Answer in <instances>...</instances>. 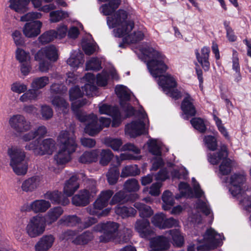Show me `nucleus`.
Instances as JSON below:
<instances>
[{
  "instance_id": "obj_55",
  "label": "nucleus",
  "mask_w": 251,
  "mask_h": 251,
  "mask_svg": "<svg viewBox=\"0 0 251 251\" xmlns=\"http://www.w3.org/2000/svg\"><path fill=\"white\" fill-rule=\"evenodd\" d=\"M55 38V30H51L45 32L42 34L39 38L38 40L42 44L48 43Z\"/></svg>"
},
{
  "instance_id": "obj_15",
  "label": "nucleus",
  "mask_w": 251,
  "mask_h": 251,
  "mask_svg": "<svg viewBox=\"0 0 251 251\" xmlns=\"http://www.w3.org/2000/svg\"><path fill=\"white\" fill-rule=\"evenodd\" d=\"M118 227V224L115 222H109L98 225L96 230L103 232V235L100 237V241L106 242L114 239L117 234Z\"/></svg>"
},
{
  "instance_id": "obj_23",
  "label": "nucleus",
  "mask_w": 251,
  "mask_h": 251,
  "mask_svg": "<svg viewBox=\"0 0 251 251\" xmlns=\"http://www.w3.org/2000/svg\"><path fill=\"white\" fill-rule=\"evenodd\" d=\"M42 178L39 176L30 177L24 180L21 184L22 191L32 193L36 191L42 184Z\"/></svg>"
},
{
  "instance_id": "obj_57",
  "label": "nucleus",
  "mask_w": 251,
  "mask_h": 251,
  "mask_svg": "<svg viewBox=\"0 0 251 251\" xmlns=\"http://www.w3.org/2000/svg\"><path fill=\"white\" fill-rule=\"evenodd\" d=\"M100 156V164L103 166H105L110 162L113 156V153L110 150H102Z\"/></svg>"
},
{
  "instance_id": "obj_29",
  "label": "nucleus",
  "mask_w": 251,
  "mask_h": 251,
  "mask_svg": "<svg viewBox=\"0 0 251 251\" xmlns=\"http://www.w3.org/2000/svg\"><path fill=\"white\" fill-rule=\"evenodd\" d=\"M46 199L50 200L53 204H61L63 205L68 204L69 200L65 197L61 192L58 191H49L44 195Z\"/></svg>"
},
{
  "instance_id": "obj_50",
  "label": "nucleus",
  "mask_w": 251,
  "mask_h": 251,
  "mask_svg": "<svg viewBox=\"0 0 251 251\" xmlns=\"http://www.w3.org/2000/svg\"><path fill=\"white\" fill-rule=\"evenodd\" d=\"M79 221L76 216H64L59 220L58 223L64 226H74L78 224Z\"/></svg>"
},
{
  "instance_id": "obj_61",
  "label": "nucleus",
  "mask_w": 251,
  "mask_h": 251,
  "mask_svg": "<svg viewBox=\"0 0 251 251\" xmlns=\"http://www.w3.org/2000/svg\"><path fill=\"white\" fill-rule=\"evenodd\" d=\"M16 56L17 59L21 63L30 61V57L29 53L20 48H18L16 50Z\"/></svg>"
},
{
  "instance_id": "obj_39",
  "label": "nucleus",
  "mask_w": 251,
  "mask_h": 251,
  "mask_svg": "<svg viewBox=\"0 0 251 251\" xmlns=\"http://www.w3.org/2000/svg\"><path fill=\"white\" fill-rule=\"evenodd\" d=\"M232 69L235 72V74L234 75V80L238 82L241 80L242 77L240 73L238 54L237 52L234 50L232 52Z\"/></svg>"
},
{
  "instance_id": "obj_27",
  "label": "nucleus",
  "mask_w": 251,
  "mask_h": 251,
  "mask_svg": "<svg viewBox=\"0 0 251 251\" xmlns=\"http://www.w3.org/2000/svg\"><path fill=\"white\" fill-rule=\"evenodd\" d=\"M169 240L163 236L151 238L149 251H162L167 249L169 247Z\"/></svg>"
},
{
  "instance_id": "obj_24",
  "label": "nucleus",
  "mask_w": 251,
  "mask_h": 251,
  "mask_svg": "<svg viewBox=\"0 0 251 251\" xmlns=\"http://www.w3.org/2000/svg\"><path fill=\"white\" fill-rule=\"evenodd\" d=\"M193 99L187 95L182 102L181 108L183 112V118L188 119L189 117L195 116L196 110L194 105Z\"/></svg>"
},
{
  "instance_id": "obj_21",
  "label": "nucleus",
  "mask_w": 251,
  "mask_h": 251,
  "mask_svg": "<svg viewBox=\"0 0 251 251\" xmlns=\"http://www.w3.org/2000/svg\"><path fill=\"white\" fill-rule=\"evenodd\" d=\"M51 206L50 201L45 200H36L25 205L26 211H32L35 213H44Z\"/></svg>"
},
{
  "instance_id": "obj_11",
  "label": "nucleus",
  "mask_w": 251,
  "mask_h": 251,
  "mask_svg": "<svg viewBox=\"0 0 251 251\" xmlns=\"http://www.w3.org/2000/svg\"><path fill=\"white\" fill-rule=\"evenodd\" d=\"M46 223L43 217L36 215L31 218L25 227L26 232L31 238H35L42 235L45 230Z\"/></svg>"
},
{
  "instance_id": "obj_8",
  "label": "nucleus",
  "mask_w": 251,
  "mask_h": 251,
  "mask_svg": "<svg viewBox=\"0 0 251 251\" xmlns=\"http://www.w3.org/2000/svg\"><path fill=\"white\" fill-rule=\"evenodd\" d=\"M75 115L80 122L85 123L84 132L89 135L94 136L102 129V127L98 123L96 115L93 113L86 115L81 111L76 112Z\"/></svg>"
},
{
  "instance_id": "obj_3",
  "label": "nucleus",
  "mask_w": 251,
  "mask_h": 251,
  "mask_svg": "<svg viewBox=\"0 0 251 251\" xmlns=\"http://www.w3.org/2000/svg\"><path fill=\"white\" fill-rule=\"evenodd\" d=\"M75 139L74 130L70 129L59 132L57 138L59 149L53 156L56 164L64 165L71 160V154L75 151L76 147Z\"/></svg>"
},
{
  "instance_id": "obj_12",
  "label": "nucleus",
  "mask_w": 251,
  "mask_h": 251,
  "mask_svg": "<svg viewBox=\"0 0 251 251\" xmlns=\"http://www.w3.org/2000/svg\"><path fill=\"white\" fill-rule=\"evenodd\" d=\"M115 92L120 99L121 106L126 113L125 117L127 118L134 114V109L127 102L130 97V91L126 86L119 85L115 87Z\"/></svg>"
},
{
  "instance_id": "obj_43",
  "label": "nucleus",
  "mask_w": 251,
  "mask_h": 251,
  "mask_svg": "<svg viewBox=\"0 0 251 251\" xmlns=\"http://www.w3.org/2000/svg\"><path fill=\"white\" fill-rule=\"evenodd\" d=\"M115 213L123 218L134 216L136 213V210L131 207L116 206L115 209Z\"/></svg>"
},
{
  "instance_id": "obj_4",
  "label": "nucleus",
  "mask_w": 251,
  "mask_h": 251,
  "mask_svg": "<svg viewBox=\"0 0 251 251\" xmlns=\"http://www.w3.org/2000/svg\"><path fill=\"white\" fill-rule=\"evenodd\" d=\"M246 176L244 174H234L226 182L230 185L229 191L233 197H236L239 204L246 210H251V190L245 184Z\"/></svg>"
},
{
  "instance_id": "obj_20",
  "label": "nucleus",
  "mask_w": 251,
  "mask_h": 251,
  "mask_svg": "<svg viewBox=\"0 0 251 251\" xmlns=\"http://www.w3.org/2000/svg\"><path fill=\"white\" fill-rule=\"evenodd\" d=\"M84 94V92H82L77 86L73 87L70 90V99L72 101V108L75 113L80 111L78 108L87 104L85 100L80 99Z\"/></svg>"
},
{
  "instance_id": "obj_48",
  "label": "nucleus",
  "mask_w": 251,
  "mask_h": 251,
  "mask_svg": "<svg viewBox=\"0 0 251 251\" xmlns=\"http://www.w3.org/2000/svg\"><path fill=\"white\" fill-rule=\"evenodd\" d=\"M98 153L97 151L85 152L79 158V161L82 163L95 162L97 160Z\"/></svg>"
},
{
  "instance_id": "obj_42",
  "label": "nucleus",
  "mask_w": 251,
  "mask_h": 251,
  "mask_svg": "<svg viewBox=\"0 0 251 251\" xmlns=\"http://www.w3.org/2000/svg\"><path fill=\"white\" fill-rule=\"evenodd\" d=\"M162 200L163 202L162 207L165 210H169L171 206L174 204L175 200L173 195L169 190H166L163 192Z\"/></svg>"
},
{
  "instance_id": "obj_46",
  "label": "nucleus",
  "mask_w": 251,
  "mask_h": 251,
  "mask_svg": "<svg viewBox=\"0 0 251 251\" xmlns=\"http://www.w3.org/2000/svg\"><path fill=\"white\" fill-rule=\"evenodd\" d=\"M178 188L180 195H176L175 197L176 199H178L182 197L191 198L193 196L192 191L187 183L181 182Z\"/></svg>"
},
{
  "instance_id": "obj_58",
  "label": "nucleus",
  "mask_w": 251,
  "mask_h": 251,
  "mask_svg": "<svg viewBox=\"0 0 251 251\" xmlns=\"http://www.w3.org/2000/svg\"><path fill=\"white\" fill-rule=\"evenodd\" d=\"M100 61L97 58H92L86 64L87 70L98 71L101 68Z\"/></svg>"
},
{
  "instance_id": "obj_22",
  "label": "nucleus",
  "mask_w": 251,
  "mask_h": 251,
  "mask_svg": "<svg viewBox=\"0 0 251 251\" xmlns=\"http://www.w3.org/2000/svg\"><path fill=\"white\" fill-rule=\"evenodd\" d=\"M42 25V23L40 21L27 23L23 27V33L27 38L35 37L41 33Z\"/></svg>"
},
{
  "instance_id": "obj_53",
  "label": "nucleus",
  "mask_w": 251,
  "mask_h": 251,
  "mask_svg": "<svg viewBox=\"0 0 251 251\" xmlns=\"http://www.w3.org/2000/svg\"><path fill=\"white\" fill-rule=\"evenodd\" d=\"M168 232L171 236L175 245L178 247H180L182 245L183 243V237L178 229L171 230Z\"/></svg>"
},
{
  "instance_id": "obj_62",
  "label": "nucleus",
  "mask_w": 251,
  "mask_h": 251,
  "mask_svg": "<svg viewBox=\"0 0 251 251\" xmlns=\"http://www.w3.org/2000/svg\"><path fill=\"white\" fill-rule=\"evenodd\" d=\"M82 49L85 53L87 55H90L96 51L98 47L96 43L83 42L82 43Z\"/></svg>"
},
{
  "instance_id": "obj_30",
  "label": "nucleus",
  "mask_w": 251,
  "mask_h": 251,
  "mask_svg": "<svg viewBox=\"0 0 251 251\" xmlns=\"http://www.w3.org/2000/svg\"><path fill=\"white\" fill-rule=\"evenodd\" d=\"M64 210L60 206H56L50 208L45 217L46 224L50 225L56 222L63 213Z\"/></svg>"
},
{
  "instance_id": "obj_17",
  "label": "nucleus",
  "mask_w": 251,
  "mask_h": 251,
  "mask_svg": "<svg viewBox=\"0 0 251 251\" xmlns=\"http://www.w3.org/2000/svg\"><path fill=\"white\" fill-rule=\"evenodd\" d=\"M149 150L155 157L152 160V166L151 170H157L163 164L161 157L162 143L156 139H151L148 142Z\"/></svg>"
},
{
  "instance_id": "obj_35",
  "label": "nucleus",
  "mask_w": 251,
  "mask_h": 251,
  "mask_svg": "<svg viewBox=\"0 0 251 251\" xmlns=\"http://www.w3.org/2000/svg\"><path fill=\"white\" fill-rule=\"evenodd\" d=\"M227 157L226 148L225 146L222 147L221 150L216 153H209L208 155V161L212 164L216 165L222 162Z\"/></svg>"
},
{
  "instance_id": "obj_33",
  "label": "nucleus",
  "mask_w": 251,
  "mask_h": 251,
  "mask_svg": "<svg viewBox=\"0 0 251 251\" xmlns=\"http://www.w3.org/2000/svg\"><path fill=\"white\" fill-rule=\"evenodd\" d=\"M98 1H109L108 4H103L100 8V12L104 15H110L118 8L120 3V0H98Z\"/></svg>"
},
{
  "instance_id": "obj_59",
  "label": "nucleus",
  "mask_w": 251,
  "mask_h": 251,
  "mask_svg": "<svg viewBox=\"0 0 251 251\" xmlns=\"http://www.w3.org/2000/svg\"><path fill=\"white\" fill-rule=\"evenodd\" d=\"M192 126L201 132H204L206 130V126L204 121L200 118H194L191 120Z\"/></svg>"
},
{
  "instance_id": "obj_36",
  "label": "nucleus",
  "mask_w": 251,
  "mask_h": 251,
  "mask_svg": "<svg viewBox=\"0 0 251 251\" xmlns=\"http://www.w3.org/2000/svg\"><path fill=\"white\" fill-rule=\"evenodd\" d=\"M26 2L27 6L30 2L33 8L44 13H48L56 8L54 3H49L43 5L42 0H26Z\"/></svg>"
},
{
  "instance_id": "obj_14",
  "label": "nucleus",
  "mask_w": 251,
  "mask_h": 251,
  "mask_svg": "<svg viewBox=\"0 0 251 251\" xmlns=\"http://www.w3.org/2000/svg\"><path fill=\"white\" fill-rule=\"evenodd\" d=\"M92 186L89 189H84L72 198V203L76 206H84L89 203L90 199L93 198L97 193L95 186V182L92 180Z\"/></svg>"
},
{
  "instance_id": "obj_60",
  "label": "nucleus",
  "mask_w": 251,
  "mask_h": 251,
  "mask_svg": "<svg viewBox=\"0 0 251 251\" xmlns=\"http://www.w3.org/2000/svg\"><path fill=\"white\" fill-rule=\"evenodd\" d=\"M43 14L40 12H30L27 13L21 17L22 22H27L41 19Z\"/></svg>"
},
{
  "instance_id": "obj_32",
  "label": "nucleus",
  "mask_w": 251,
  "mask_h": 251,
  "mask_svg": "<svg viewBox=\"0 0 251 251\" xmlns=\"http://www.w3.org/2000/svg\"><path fill=\"white\" fill-rule=\"evenodd\" d=\"M77 179L76 176H73L65 183L63 192L67 197L71 196L78 189Z\"/></svg>"
},
{
  "instance_id": "obj_34",
  "label": "nucleus",
  "mask_w": 251,
  "mask_h": 251,
  "mask_svg": "<svg viewBox=\"0 0 251 251\" xmlns=\"http://www.w3.org/2000/svg\"><path fill=\"white\" fill-rule=\"evenodd\" d=\"M84 55L79 50L73 51L67 60V64L72 68L76 69L84 62Z\"/></svg>"
},
{
  "instance_id": "obj_44",
  "label": "nucleus",
  "mask_w": 251,
  "mask_h": 251,
  "mask_svg": "<svg viewBox=\"0 0 251 251\" xmlns=\"http://www.w3.org/2000/svg\"><path fill=\"white\" fill-rule=\"evenodd\" d=\"M134 206L138 210L140 217L144 218L150 217L153 214L151 207L141 202H135Z\"/></svg>"
},
{
  "instance_id": "obj_6",
  "label": "nucleus",
  "mask_w": 251,
  "mask_h": 251,
  "mask_svg": "<svg viewBox=\"0 0 251 251\" xmlns=\"http://www.w3.org/2000/svg\"><path fill=\"white\" fill-rule=\"evenodd\" d=\"M113 195V192L110 190L102 191L99 197L94 202L92 206L87 207V212L92 215L98 217H104L108 215L111 208L105 207L108 203L109 199Z\"/></svg>"
},
{
  "instance_id": "obj_37",
  "label": "nucleus",
  "mask_w": 251,
  "mask_h": 251,
  "mask_svg": "<svg viewBox=\"0 0 251 251\" xmlns=\"http://www.w3.org/2000/svg\"><path fill=\"white\" fill-rule=\"evenodd\" d=\"M9 7L18 13H24L28 10L26 0H9Z\"/></svg>"
},
{
  "instance_id": "obj_28",
  "label": "nucleus",
  "mask_w": 251,
  "mask_h": 251,
  "mask_svg": "<svg viewBox=\"0 0 251 251\" xmlns=\"http://www.w3.org/2000/svg\"><path fill=\"white\" fill-rule=\"evenodd\" d=\"M135 228L142 237L150 238L153 234L152 230L150 227V223L147 219L138 220Z\"/></svg>"
},
{
  "instance_id": "obj_13",
  "label": "nucleus",
  "mask_w": 251,
  "mask_h": 251,
  "mask_svg": "<svg viewBox=\"0 0 251 251\" xmlns=\"http://www.w3.org/2000/svg\"><path fill=\"white\" fill-rule=\"evenodd\" d=\"M8 124L13 130L19 133L29 131L32 126L31 123L23 115L19 114L11 116L9 119Z\"/></svg>"
},
{
  "instance_id": "obj_40",
  "label": "nucleus",
  "mask_w": 251,
  "mask_h": 251,
  "mask_svg": "<svg viewBox=\"0 0 251 251\" xmlns=\"http://www.w3.org/2000/svg\"><path fill=\"white\" fill-rule=\"evenodd\" d=\"M233 165V162L229 158L224 159L219 167L218 175L220 176L228 175L230 173Z\"/></svg>"
},
{
  "instance_id": "obj_7",
  "label": "nucleus",
  "mask_w": 251,
  "mask_h": 251,
  "mask_svg": "<svg viewBox=\"0 0 251 251\" xmlns=\"http://www.w3.org/2000/svg\"><path fill=\"white\" fill-rule=\"evenodd\" d=\"M25 148L32 151L36 155H51L56 149V142L51 138L44 139L41 142L38 138L27 144Z\"/></svg>"
},
{
  "instance_id": "obj_2",
  "label": "nucleus",
  "mask_w": 251,
  "mask_h": 251,
  "mask_svg": "<svg viewBox=\"0 0 251 251\" xmlns=\"http://www.w3.org/2000/svg\"><path fill=\"white\" fill-rule=\"evenodd\" d=\"M127 12L120 9L113 16L107 18V24L110 28H115L113 30L114 36L123 37L125 43H134L143 40L146 30L131 32L134 27V23L127 20Z\"/></svg>"
},
{
  "instance_id": "obj_63",
  "label": "nucleus",
  "mask_w": 251,
  "mask_h": 251,
  "mask_svg": "<svg viewBox=\"0 0 251 251\" xmlns=\"http://www.w3.org/2000/svg\"><path fill=\"white\" fill-rule=\"evenodd\" d=\"M203 142L205 146L209 150L214 151L217 147L216 139L212 136H205L203 139Z\"/></svg>"
},
{
  "instance_id": "obj_31",
  "label": "nucleus",
  "mask_w": 251,
  "mask_h": 251,
  "mask_svg": "<svg viewBox=\"0 0 251 251\" xmlns=\"http://www.w3.org/2000/svg\"><path fill=\"white\" fill-rule=\"evenodd\" d=\"M54 241L52 235L43 236L35 246L36 251H47L52 246Z\"/></svg>"
},
{
  "instance_id": "obj_18",
  "label": "nucleus",
  "mask_w": 251,
  "mask_h": 251,
  "mask_svg": "<svg viewBox=\"0 0 251 251\" xmlns=\"http://www.w3.org/2000/svg\"><path fill=\"white\" fill-rule=\"evenodd\" d=\"M58 57V50L54 46L51 45L42 48L34 55L35 60L47 59L50 62H55Z\"/></svg>"
},
{
  "instance_id": "obj_51",
  "label": "nucleus",
  "mask_w": 251,
  "mask_h": 251,
  "mask_svg": "<svg viewBox=\"0 0 251 251\" xmlns=\"http://www.w3.org/2000/svg\"><path fill=\"white\" fill-rule=\"evenodd\" d=\"M139 188L138 181L135 178L127 180L124 185V189L128 192L137 191Z\"/></svg>"
},
{
  "instance_id": "obj_5",
  "label": "nucleus",
  "mask_w": 251,
  "mask_h": 251,
  "mask_svg": "<svg viewBox=\"0 0 251 251\" xmlns=\"http://www.w3.org/2000/svg\"><path fill=\"white\" fill-rule=\"evenodd\" d=\"M7 154L10 158L9 165L13 172L18 176L25 175L27 170L25 152L16 147H11L8 149Z\"/></svg>"
},
{
  "instance_id": "obj_41",
  "label": "nucleus",
  "mask_w": 251,
  "mask_h": 251,
  "mask_svg": "<svg viewBox=\"0 0 251 251\" xmlns=\"http://www.w3.org/2000/svg\"><path fill=\"white\" fill-rule=\"evenodd\" d=\"M49 78L44 76L34 78L31 83V87L35 91L44 88L49 83Z\"/></svg>"
},
{
  "instance_id": "obj_49",
  "label": "nucleus",
  "mask_w": 251,
  "mask_h": 251,
  "mask_svg": "<svg viewBox=\"0 0 251 251\" xmlns=\"http://www.w3.org/2000/svg\"><path fill=\"white\" fill-rule=\"evenodd\" d=\"M140 173V170L136 165H127L124 167L121 172V176L122 177L129 176H136Z\"/></svg>"
},
{
  "instance_id": "obj_19",
  "label": "nucleus",
  "mask_w": 251,
  "mask_h": 251,
  "mask_svg": "<svg viewBox=\"0 0 251 251\" xmlns=\"http://www.w3.org/2000/svg\"><path fill=\"white\" fill-rule=\"evenodd\" d=\"M99 109L100 114L107 115L113 118V126H119L122 121V117L116 107L105 103H100L99 105Z\"/></svg>"
},
{
  "instance_id": "obj_9",
  "label": "nucleus",
  "mask_w": 251,
  "mask_h": 251,
  "mask_svg": "<svg viewBox=\"0 0 251 251\" xmlns=\"http://www.w3.org/2000/svg\"><path fill=\"white\" fill-rule=\"evenodd\" d=\"M138 117V120L132 121L126 126V133L131 137H135L145 133L149 126L147 114L143 110L139 112Z\"/></svg>"
},
{
  "instance_id": "obj_26",
  "label": "nucleus",
  "mask_w": 251,
  "mask_h": 251,
  "mask_svg": "<svg viewBox=\"0 0 251 251\" xmlns=\"http://www.w3.org/2000/svg\"><path fill=\"white\" fill-rule=\"evenodd\" d=\"M209 53L210 49L206 47L202 48L200 52L198 50H195L197 60L205 71H208L210 68Z\"/></svg>"
},
{
  "instance_id": "obj_10",
  "label": "nucleus",
  "mask_w": 251,
  "mask_h": 251,
  "mask_svg": "<svg viewBox=\"0 0 251 251\" xmlns=\"http://www.w3.org/2000/svg\"><path fill=\"white\" fill-rule=\"evenodd\" d=\"M222 236L218 234L213 229H207L203 235V245L198 247V251H205L207 249H214L222 245Z\"/></svg>"
},
{
  "instance_id": "obj_16",
  "label": "nucleus",
  "mask_w": 251,
  "mask_h": 251,
  "mask_svg": "<svg viewBox=\"0 0 251 251\" xmlns=\"http://www.w3.org/2000/svg\"><path fill=\"white\" fill-rule=\"evenodd\" d=\"M104 144L115 151H129L135 154H139L140 152V149L131 143H127L122 146L123 143L120 138H106L104 140Z\"/></svg>"
},
{
  "instance_id": "obj_1",
  "label": "nucleus",
  "mask_w": 251,
  "mask_h": 251,
  "mask_svg": "<svg viewBox=\"0 0 251 251\" xmlns=\"http://www.w3.org/2000/svg\"><path fill=\"white\" fill-rule=\"evenodd\" d=\"M140 50L147 59V65L151 75L158 78V85L167 95L175 99L181 97V93L177 89L176 79L171 75L164 74L168 70L167 59L159 50L149 46L141 48Z\"/></svg>"
},
{
  "instance_id": "obj_54",
  "label": "nucleus",
  "mask_w": 251,
  "mask_h": 251,
  "mask_svg": "<svg viewBox=\"0 0 251 251\" xmlns=\"http://www.w3.org/2000/svg\"><path fill=\"white\" fill-rule=\"evenodd\" d=\"M10 89L13 92L21 94L26 91L27 85L21 81H16L11 85Z\"/></svg>"
},
{
  "instance_id": "obj_64",
  "label": "nucleus",
  "mask_w": 251,
  "mask_h": 251,
  "mask_svg": "<svg viewBox=\"0 0 251 251\" xmlns=\"http://www.w3.org/2000/svg\"><path fill=\"white\" fill-rule=\"evenodd\" d=\"M109 78L108 73L103 71L101 74H99L97 77V82L99 86H104L107 84Z\"/></svg>"
},
{
  "instance_id": "obj_25",
  "label": "nucleus",
  "mask_w": 251,
  "mask_h": 251,
  "mask_svg": "<svg viewBox=\"0 0 251 251\" xmlns=\"http://www.w3.org/2000/svg\"><path fill=\"white\" fill-rule=\"evenodd\" d=\"M83 83L85 84L82 89L84 90L85 95L88 96H93L96 95L97 88L94 85L95 76L91 73L86 74L82 79Z\"/></svg>"
},
{
  "instance_id": "obj_56",
  "label": "nucleus",
  "mask_w": 251,
  "mask_h": 251,
  "mask_svg": "<svg viewBox=\"0 0 251 251\" xmlns=\"http://www.w3.org/2000/svg\"><path fill=\"white\" fill-rule=\"evenodd\" d=\"M119 176V172L116 167L110 168L107 175L108 182L110 184L116 183L118 180Z\"/></svg>"
},
{
  "instance_id": "obj_52",
  "label": "nucleus",
  "mask_w": 251,
  "mask_h": 251,
  "mask_svg": "<svg viewBox=\"0 0 251 251\" xmlns=\"http://www.w3.org/2000/svg\"><path fill=\"white\" fill-rule=\"evenodd\" d=\"M126 201L127 199L126 193L123 191H120L112 197L109 204L112 205L117 203H123Z\"/></svg>"
},
{
  "instance_id": "obj_47",
  "label": "nucleus",
  "mask_w": 251,
  "mask_h": 251,
  "mask_svg": "<svg viewBox=\"0 0 251 251\" xmlns=\"http://www.w3.org/2000/svg\"><path fill=\"white\" fill-rule=\"evenodd\" d=\"M20 97L19 100L23 102H31L37 99L39 93L33 89L27 90L26 92Z\"/></svg>"
},
{
  "instance_id": "obj_45",
  "label": "nucleus",
  "mask_w": 251,
  "mask_h": 251,
  "mask_svg": "<svg viewBox=\"0 0 251 251\" xmlns=\"http://www.w3.org/2000/svg\"><path fill=\"white\" fill-rule=\"evenodd\" d=\"M50 22L57 23L69 17L68 12L62 10H55L50 13Z\"/></svg>"
},
{
  "instance_id": "obj_38",
  "label": "nucleus",
  "mask_w": 251,
  "mask_h": 251,
  "mask_svg": "<svg viewBox=\"0 0 251 251\" xmlns=\"http://www.w3.org/2000/svg\"><path fill=\"white\" fill-rule=\"evenodd\" d=\"M51 102L59 112L66 113L68 112L69 105L62 97L56 96L51 98Z\"/></svg>"
}]
</instances>
